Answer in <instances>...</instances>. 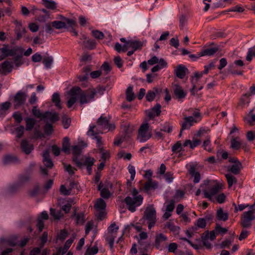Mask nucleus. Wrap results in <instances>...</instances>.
<instances>
[{
  "mask_svg": "<svg viewBox=\"0 0 255 255\" xmlns=\"http://www.w3.org/2000/svg\"><path fill=\"white\" fill-rule=\"evenodd\" d=\"M96 92H91L90 90L82 91L79 87L72 88L68 93L69 99L67 101V105L70 108L77 102L79 98L81 105L88 103L93 101L96 95Z\"/></svg>",
  "mask_w": 255,
  "mask_h": 255,
  "instance_id": "1",
  "label": "nucleus"
},
{
  "mask_svg": "<svg viewBox=\"0 0 255 255\" xmlns=\"http://www.w3.org/2000/svg\"><path fill=\"white\" fill-rule=\"evenodd\" d=\"M201 188L204 197L211 200L212 197L222 189V185L216 180H205L201 184Z\"/></svg>",
  "mask_w": 255,
  "mask_h": 255,
  "instance_id": "2",
  "label": "nucleus"
},
{
  "mask_svg": "<svg viewBox=\"0 0 255 255\" xmlns=\"http://www.w3.org/2000/svg\"><path fill=\"white\" fill-rule=\"evenodd\" d=\"M143 198L135 188H133L130 193L125 199L127 208L131 212H134L137 207L143 202Z\"/></svg>",
  "mask_w": 255,
  "mask_h": 255,
  "instance_id": "3",
  "label": "nucleus"
},
{
  "mask_svg": "<svg viewBox=\"0 0 255 255\" xmlns=\"http://www.w3.org/2000/svg\"><path fill=\"white\" fill-rule=\"evenodd\" d=\"M96 126L94 125L90 126L89 129L87 131V135L91 136L92 139H95L97 142V146L99 148L100 153L102 154L101 158L103 161H106L110 157V154L108 151L105 150L102 147V137L98 135L99 133H102V131L95 132L94 129Z\"/></svg>",
  "mask_w": 255,
  "mask_h": 255,
  "instance_id": "4",
  "label": "nucleus"
},
{
  "mask_svg": "<svg viewBox=\"0 0 255 255\" xmlns=\"http://www.w3.org/2000/svg\"><path fill=\"white\" fill-rule=\"evenodd\" d=\"M202 118L201 114L198 110L194 111L192 116L185 117L184 121L180 123L182 130L189 129L194 124L200 122Z\"/></svg>",
  "mask_w": 255,
  "mask_h": 255,
  "instance_id": "5",
  "label": "nucleus"
},
{
  "mask_svg": "<svg viewBox=\"0 0 255 255\" xmlns=\"http://www.w3.org/2000/svg\"><path fill=\"white\" fill-rule=\"evenodd\" d=\"M146 221L148 224V228L150 230L156 222V212L153 206H149L146 208L143 218L140 220L142 223Z\"/></svg>",
  "mask_w": 255,
  "mask_h": 255,
  "instance_id": "6",
  "label": "nucleus"
},
{
  "mask_svg": "<svg viewBox=\"0 0 255 255\" xmlns=\"http://www.w3.org/2000/svg\"><path fill=\"white\" fill-rule=\"evenodd\" d=\"M149 127L147 123L143 124L140 127L137 137L140 142H144L151 137V133L149 129Z\"/></svg>",
  "mask_w": 255,
  "mask_h": 255,
  "instance_id": "7",
  "label": "nucleus"
},
{
  "mask_svg": "<svg viewBox=\"0 0 255 255\" xmlns=\"http://www.w3.org/2000/svg\"><path fill=\"white\" fill-rule=\"evenodd\" d=\"M0 51L5 57L13 56L16 55H19V56H21L23 52V49L21 47L18 46L9 48L8 45L4 44L0 48Z\"/></svg>",
  "mask_w": 255,
  "mask_h": 255,
  "instance_id": "8",
  "label": "nucleus"
},
{
  "mask_svg": "<svg viewBox=\"0 0 255 255\" xmlns=\"http://www.w3.org/2000/svg\"><path fill=\"white\" fill-rule=\"evenodd\" d=\"M96 209L95 215L98 219L102 220L106 215L105 208L106 203L102 198L98 199L94 205Z\"/></svg>",
  "mask_w": 255,
  "mask_h": 255,
  "instance_id": "9",
  "label": "nucleus"
},
{
  "mask_svg": "<svg viewBox=\"0 0 255 255\" xmlns=\"http://www.w3.org/2000/svg\"><path fill=\"white\" fill-rule=\"evenodd\" d=\"M77 166L81 168L83 166H86V168L89 174H91L92 170V166L94 165L95 159L94 158L90 156H86L83 163L80 161L78 159L74 160Z\"/></svg>",
  "mask_w": 255,
  "mask_h": 255,
  "instance_id": "10",
  "label": "nucleus"
},
{
  "mask_svg": "<svg viewBox=\"0 0 255 255\" xmlns=\"http://www.w3.org/2000/svg\"><path fill=\"white\" fill-rule=\"evenodd\" d=\"M255 219V213L253 210L245 212L242 219V226L244 228H250L252 222Z\"/></svg>",
  "mask_w": 255,
  "mask_h": 255,
  "instance_id": "11",
  "label": "nucleus"
},
{
  "mask_svg": "<svg viewBox=\"0 0 255 255\" xmlns=\"http://www.w3.org/2000/svg\"><path fill=\"white\" fill-rule=\"evenodd\" d=\"M98 128L104 130H113L115 128L114 124H110L109 120L106 118L101 116L97 120Z\"/></svg>",
  "mask_w": 255,
  "mask_h": 255,
  "instance_id": "12",
  "label": "nucleus"
},
{
  "mask_svg": "<svg viewBox=\"0 0 255 255\" xmlns=\"http://www.w3.org/2000/svg\"><path fill=\"white\" fill-rule=\"evenodd\" d=\"M112 185L110 182H108L105 184L100 183L98 186V189L101 191V196L105 199H108L111 195L112 193L109 191V188H111Z\"/></svg>",
  "mask_w": 255,
  "mask_h": 255,
  "instance_id": "13",
  "label": "nucleus"
},
{
  "mask_svg": "<svg viewBox=\"0 0 255 255\" xmlns=\"http://www.w3.org/2000/svg\"><path fill=\"white\" fill-rule=\"evenodd\" d=\"M27 97V94L22 92L18 91L14 97V103L16 107L20 106L25 102Z\"/></svg>",
  "mask_w": 255,
  "mask_h": 255,
  "instance_id": "14",
  "label": "nucleus"
},
{
  "mask_svg": "<svg viewBox=\"0 0 255 255\" xmlns=\"http://www.w3.org/2000/svg\"><path fill=\"white\" fill-rule=\"evenodd\" d=\"M143 46V43L139 40H128L125 44L124 50L131 48L134 50L140 49Z\"/></svg>",
  "mask_w": 255,
  "mask_h": 255,
  "instance_id": "15",
  "label": "nucleus"
},
{
  "mask_svg": "<svg viewBox=\"0 0 255 255\" xmlns=\"http://www.w3.org/2000/svg\"><path fill=\"white\" fill-rule=\"evenodd\" d=\"M188 73V69L182 64L178 65L174 70V74L180 79H183Z\"/></svg>",
  "mask_w": 255,
  "mask_h": 255,
  "instance_id": "16",
  "label": "nucleus"
},
{
  "mask_svg": "<svg viewBox=\"0 0 255 255\" xmlns=\"http://www.w3.org/2000/svg\"><path fill=\"white\" fill-rule=\"evenodd\" d=\"M167 240V237L162 233L156 235L155 239V247L158 249L162 250L164 248L163 243L166 242Z\"/></svg>",
  "mask_w": 255,
  "mask_h": 255,
  "instance_id": "17",
  "label": "nucleus"
},
{
  "mask_svg": "<svg viewBox=\"0 0 255 255\" xmlns=\"http://www.w3.org/2000/svg\"><path fill=\"white\" fill-rule=\"evenodd\" d=\"M43 120L51 123H54L59 120V114L56 112L47 111L44 113Z\"/></svg>",
  "mask_w": 255,
  "mask_h": 255,
  "instance_id": "18",
  "label": "nucleus"
},
{
  "mask_svg": "<svg viewBox=\"0 0 255 255\" xmlns=\"http://www.w3.org/2000/svg\"><path fill=\"white\" fill-rule=\"evenodd\" d=\"M15 24V32L16 34L18 39L21 38L25 32V28L22 25L21 21H17V20L14 21Z\"/></svg>",
  "mask_w": 255,
  "mask_h": 255,
  "instance_id": "19",
  "label": "nucleus"
},
{
  "mask_svg": "<svg viewBox=\"0 0 255 255\" xmlns=\"http://www.w3.org/2000/svg\"><path fill=\"white\" fill-rule=\"evenodd\" d=\"M161 113V105L157 103L148 113V116L150 119L159 116Z\"/></svg>",
  "mask_w": 255,
  "mask_h": 255,
  "instance_id": "20",
  "label": "nucleus"
},
{
  "mask_svg": "<svg viewBox=\"0 0 255 255\" xmlns=\"http://www.w3.org/2000/svg\"><path fill=\"white\" fill-rule=\"evenodd\" d=\"M0 67L2 70V73L3 74L6 75V74L11 72L13 68V65L11 62L6 60L1 64Z\"/></svg>",
  "mask_w": 255,
  "mask_h": 255,
  "instance_id": "21",
  "label": "nucleus"
},
{
  "mask_svg": "<svg viewBox=\"0 0 255 255\" xmlns=\"http://www.w3.org/2000/svg\"><path fill=\"white\" fill-rule=\"evenodd\" d=\"M87 146V144L83 141L79 142L78 145L73 146L72 147L73 154L75 155H80L83 149Z\"/></svg>",
  "mask_w": 255,
  "mask_h": 255,
  "instance_id": "22",
  "label": "nucleus"
},
{
  "mask_svg": "<svg viewBox=\"0 0 255 255\" xmlns=\"http://www.w3.org/2000/svg\"><path fill=\"white\" fill-rule=\"evenodd\" d=\"M42 156L43 162L44 165L47 168H52L53 166V163L51 159L49 158L48 150H46L43 152Z\"/></svg>",
  "mask_w": 255,
  "mask_h": 255,
  "instance_id": "23",
  "label": "nucleus"
},
{
  "mask_svg": "<svg viewBox=\"0 0 255 255\" xmlns=\"http://www.w3.org/2000/svg\"><path fill=\"white\" fill-rule=\"evenodd\" d=\"M158 188V183L157 182L152 180V179H148V181L144 184V189L146 192L156 189Z\"/></svg>",
  "mask_w": 255,
  "mask_h": 255,
  "instance_id": "24",
  "label": "nucleus"
},
{
  "mask_svg": "<svg viewBox=\"0 0 255 255\" xmlns=\"http://www.w3.org/2000/svg\"><path fill=\"white\" fill-rule=\"evenodd\" d=\"M21 148L22 151L26 154H29L33 149V145L28 143L25 139L21 141Z\"/></svg>",
  "mask_w": 255,
  "mask_h": 255,
  "instance_id": "25",
  "label": "nucleus"
},
{
  "mask_svg": "<svg viewBox=\"0 0 255 255\" xmlns=\"http://www.w3.org/2000/svg\"><path fill=\"white\" fill-rule=\"evenodd\" d=\"M203 72H196L194 74V77L192 78L191 83L192 84V88L191 90V92H193L194 91L196 90L197 85L199 81V80L203 76Z\"/></svg>",
  "mask_w": 255,
  "mask_h": 255,
  "instance_id": "26",
  "label": "nucleus"
},
{
  "mask_svg": "<svg viewBox=\"0 0 255 255\" xmlns=\"http://www.w3.org/2000/svg\"><path fill=\"white\" fill-rule=\"evenodd\" d=\"M76 238V235L74 234L72 237L70 238L67 241L65 242L64 246L62 249L60 248L61 251V255H63L65 254L67 251L68 250L71 245L74 242L75 239Z\"/></svg>",
  "mask_w": 255,
  "mask_h": 255,
  "instance_id": "27",
  "label": "nucleus"
},
{
  "mask_svg": "<svg viewBox=\"0 0 255 255\" xmlns=\"http://www.w3.org/2000/svg\"><path fill=\"white\" fill-rule=\"evenodd\" d=\"M117 234H111L110 233L107 232L105 235V239L106 241L109 243V246L111 249H113L114 244L115 242V239L117 237Z\"/></svg>",
  "mask_w": 255,
  "mask_h": 255,
  "instance_id": "28",
  "label": "nucleus"
},
{
  "mask_svg": "<svg viewBox=\"0 0 255 255\" xmlns=\"http://www.w3.org/2000/svg\"><path fill=\"white\" fill-rule=\"evenodd\" d=\"M217 218L220 221H226L228 219L229 214L227 212H224L222 208H220L217 211Z\"/></svg>",
  "mask_w": 255,
  "mask_h": 255,
  "instance_id": "29",
  "label": "nucleus"
},
{
  "mask_svg": "<svg viewBox=\"0 0 255 255\" xmlns=\"http://www.w3.org/2000/svg\"><path fill=\"white\" fill-rule=\"evenodd\" d=\"M159 92V90L156 88H154L152 90H149L147 92L145 98L148 102L153 101L156 95Z\"/></svg>",
  "mask_w": 255,
  "mask_h": 255,
  "instance_id": "30",
  "label": "nucleus"
},
{
  "mask_svg": "<svg viewBox=\"0 0 255 255\" xmlns=\"http://www.w3.org/2000/svg\"><path fill=\"white\" fill-rule=\"evenodd\" d=\"M174 93L176 97L178 99H182L184 98L186 94L182 89V88L179 86L176 85L174 90Z\"/></svg>",
  "mask_w": 255,
  "mask_h": 255,
  "instance_id": "31",
  "label": "nucleus"
},
{
  "mask_svg": "<svg viewBox=\"0 0 255 255\" xmlns=\"http://www.w3.org/2000/svg\"><path fill=\"white\" fill-rule=\"evenodd\" d=\"M218 50V47H211L205 49L201 51V55L212 56Z\"/></svg>",
  "mask_w": 255,
  "mask_h": 255,
  "instance_id": "32",
  "label": "nucleus"
},
{
  "mask_svg": "<svg viewBox=\"0 0 255 255\" xmlns=\"http://www.w3.org/2000/svg\"><path fill=\"white\" fill-rule=\"evenodd\" d=\"M43 5L47 8L54 10L57 7L56 3L53 0H42Z\"/></svg>",
  "mask_w": 255,
  "mask_h": 255,
  "instance_id": "33",
  "label": "nucleus"
},
{
  "mask_svg": "<svg viewBox=\"0 0 255 255\" xmlns=\"http://www.w3.org/2000/svg\"><path fill=\"white\" fill-rule=\"evenodd\" d=\"M165 227L169 229L175 235L178 234L179 232V228L175 226L170 221L166 223Z\"/></svg>",
  "mask_w": 255,
  "mask_h": 255,
  "instance_id": "34",
  "label": "nucleus"
},
{
  "mask_svg": "<svg viewBox=\"0 0 255 255\" xmlns=\"http://www.w3.org/2000/svg\"><path fill=\"white\" fill-rule=\"evenodd\" d=\"M126 99L128 102H131L135 98L134 93L133 92V88L132 86H128L126 90Z\"/></svg>",
  "mask_w": 255,
  "mask_h": 255,
  "instance_id": "35",
  "label": "nucleus"
},
{
  "mask_svg": "<svg viewBox=\"0 0 255 255\" xmlns=\"http://www.w3.org/2000/svg\"><path fill=\"white\" fill-rule=\"evenodd\" d=\"M250 93H246L242 97L241 100L244 102H249V97L251 95H255V85L251 86L250 88Z\"/></svg>",
  "mask_w": 255,
  "mask_h": 255,
  "instance_id": "36",
  "label": "nucleus"
},
{
  "mask_svg": "<svg viewBox=\"0 0 255 255\" xmlns=\"http://www.w3.org/2000/svg\"><path fill=\"white\" fill-rule=\"evenodd\" d=\"M242 163L239 161L231 166L230 171L234 174H238L240 173Z\"/></svg>",
  "mask_w": 255,
  "mask_h": 255,
  "instance_id": "37",
  "label": "nucleus"
},
{
  "mask_svg": "<svg viewBox=\"0 0 255 255\" xmlns=\"http://www.w3.org/2000/svg\"><path fill=\"white\" fill-rule=\"evenodd\" d=\"M52 101L55 104V106L59 109L62 108L61 106V100L59 94L58 93H54L52 97Z\"/></svg>",
  "mask_w": 255,
  "mask_h": 255,
  "instance_id": "38",
  "label": "nucleus"
},
{
  "mask_svg": "<svg viewBox=\"0 0 255 255\" xmlns=\"http://www.w3.org/2000/svg\"><path fill=\"white\" fill-rule=\"evenodd\" d=\"M69 147H70V141L69 138L68 137H65L63 139V141L62 143V150L63 151L66 153H69Z\"/></svg>",
  "mask_w": 255,
  "mask_h": 255,
  "instance_id": "39",
  "label": "nucleus"
},
{
  "mask_svg": "<svg viewBox=\"0 0 255 255\" xmlns=\"http://www.w3.org/2000/svg\"><path fill=\"white\" fill-rule=\"evenodd\" d=\"M253 57L255 58V45L248 49L246 59L248 61L250 62Z\"/></svg>",
  "mask_w": 255,
  "mask_h": 255,
  "instance_id": "40",
  "label": "nucleus"
},
{
  "mask_svg": "<svg viewBox=\"0 0 255 255\" xmlns=\"http://www.w3.org/2000/svg\"><path fill=\"white\" fill-rule=\"evenodd\" d=\"M26 122V130L27 131L31 130L35 124V120L32 118H27L25 119Z\"/></svg>",
  "mask_w": 255,
  "mask_h": 255,
  "instance_id": "41",
  "label": "nucleus"
},
{
  "mask_svg": "<svg viewBox=\"0 0 255 255\" xmlns=\"http://www.w3.org/2000/svg\"><path fill=\"white\" fill-rule=\"evenodd\" d=\"M83 44L87 48L93 49L95 47L96 42L94 40H91L88 38L87 40L83 41Z\"/></svg>",
  "mask_w": 255,
  "mask_h": 255,
  "instance_id": "42",
  "label": "nucleus"
},
{
  "mask_svg": "<svg viewBox=\"0 0 255 255\" xmlns=\"http://www.w3.org/2000/svg\"><path fill=\"white\" fill-rule=\"evenodd\" d=\"M75 217L76 223L77 224H83L84 222V215L83 213L76 214L74 212L73 215Z\"/></svg>",
  "mask_w": 255,
  "mask_h": 255,
  "instance_id": "43",
  "label": "nucleus"
},
{
  "mask_svg": "<svg viewBox=\"0 0 255 255\" xmlns=\"http://www.w3.org/2000/svg\"><path fill=\"white\" fill-rule=\"evenodd\" d=\"M53 62V58L52 56L45 57L43 60V63L46 69L50 68Z\"/></svg>",
  "mask_w": 255,
  "mask_h": 255,
  "instance_id": "44",
  "label": "nucleus"
},
{
  "mask_svg": "<svg viewBox=\"0 0 255 255\" xmlns=\"http://www.w3.org/2000/svg\"><path fill=\"white\" fill-rule=\"evenodd\" d=\"M52 25L57 29L67 28V26H66V22H64V21L55 20L52 22Z\"/></svg>",
  "mask_w": 255,
  "mask_h": 255,
  "instance_id": "45",
  "label": "nucleus"
},
{
  "mask_svg": "<svg viewBox=\"0 0 255 255\" xmlns=\"http://www.w3.org/2000/svg\"><path fill=\"white\" fill-rule=\"evenodd\" d=\"M182 150L183 148L180 141H177L171 147V150L173 153H178Z\"/></svg>",
  "mask_w": 255,
  "mask_h": 255,
  "instance_id": "46",
  "label": "nucleus"
},
{
  "mask_svg": "<svg viewBox=\"0 0 255 255\" xmlns=\"http://www.w3.org/2000/svg\"><path fill=\"white\" fill-rule=\"evenodd\" d=\"M251 113L252 112L244 118V120L246 123L252 125L255 122V114H252Z\"/></svg>",
  "mask_w": 255,
  "mask_h": 255,
  "instance_id": "47",
  "label": "nucleus"
},
{
  "mask_svg": "<svg viewBox=\"0 0 255 255\" xmlns=\"http://www.w3.org/2000/svg\"><path fill=\"white\" fill-rule=\"evenodd\" d=\"M226 178L227 180L229 187H231L234 183L237 182L236 178L231 174H226Z\"/></svg>",
  "mask_w": 255,
  "mask_h": 255,
  "instance_id": "48",
  "label": "nucleus"
},
{
  "mask_svg": "<svg viewBox=\"0 0 255 255\" xmlns=\"http://www.w3.org/2000/svg\"><path fill=\"white\" fill-rule=\"evenodd\" d=\"M203 245L207 249H210L212 247L211 243L209 241V233H207L205 236L202 237Z\"/></svg>",
  "mask_w": 255,
  "mask_h": 255,
  "instance_id": "49",
  "label": "nucleus"
},
{
  "mask_svg": "<svg viewBox=\"0 0 255 255\" xmlns=\"http://www.w3.org/2000/svg\"><path fill=\"white\" fill-rule=\"evenodd\" d=\"M50 215L53 217L55 219L59 220L63 215L60 211L50 208Z\"/></svg>",
  "mask_w": 255,
  "mask_h": 255,
  "instance_id": "50",
  "label": "nucleus"
},
{
  "mask_svg": "<svg viewBox=\"0 0 255 255\" xmlns=\"http://www.w3.org/2000/svg\"><path fill=\"white\" fill-rule=\"evenodd\" d=\"M62 123L64 128H68L71 124V120L66 116L64 115L62 118Z\"/></svg>",
  "mask_w": 255,
  "mask_h": 255,
  "instance_id": "51",
  "label": "nucleus"
},
{
  "mask_svg": "<svg viewBox=\"0 0 255 255\" xmlns=\"http://www.w3.org/2000/svg\"><path fill=\"white\" fill-rule=\"evenodd\" d=\"M44 131L46 135H50L53 131V126L51 124L46 123L44 127Z\"/></svg>",
  "mask_w": 255,
  "mask_h": 255,
  "instance_id": "52",
  "label": "nucleus"
},
{
  "mask_svg": "<svg viewBox=\"0 0 255 255\" xmlns=\"http://www.w3.org/2000/svg\"><path fill=\"white\" fill-rule=\"evenodd\" d=\"M32 113L33 115L36 118H41L43 119L44 114H42L40 111L36 107H34L32 109Z\"/></svg>",
  "mask_w": 255,
  "mask_h": 255,
  "instance_id": "53",
  "label": "nucleus"
},
{
  "mask_svg": "<svg viewBox=\"0 0 255 255\" xmlns=\"http://www.w3.org/2000/svg\"><path fill=\"white\" fill-rule=\"evenodd\" d=\"M184 194L185 192L183 191L177 190L175 192V195L173 197L174 199L173 200H174L175 201V200L178 201L179 200H180L183 197Z\"/></svg>",
  "mask_w": 255,
  "mask_h": 255,
  "instance_id": "54",
  "label": "nucleus"
},
{
  "mask_svg": "<svg viewBox=\"0 0 255 255\" xmlns=\"http://www.w3.org/2000/svg\"><path fill=\"white\" fill-rule=\"evenodd\" d=\"M203 146L204 148L208 151L211 152L212 151V149L211 148V140L210 137H208L204 141Z\"/></svg>",
  "mask_w": 255,
  "mask_h": 255,
  "instance_id": "55",
  "label": "nucleus"
},
{
  "mask_svg": "<svg viewBox=\"0 0 255 255\" xmlns=\"http://www.w3.org/2000/svg\"><path fill=\"white\" fill-rule=\"evenodd\" d=\"M128 171L130 174V180L131 181L133 180L135 176V169L134 166L131 164H129L128 167Z\"/></svg>",
  "mask_w": 255,
  "mask_h": 255,
  "instance_id": "56",
  "label": "nucleus"
},
{
  "mask_svg": "<svg viewBox=\"0 0 255 255\" xmlns=\"http://www.w3.org/2000/svg\"><path fill=\"white\" fill-rule=\"evenodd\" d=\"M29 180V177L26 175H21L19 178L17 183L16 186H21L24 183L28 181Z\"/></svg>",
  "mask_w": 255,
  "mask_h": 255,
  "instance_id": "57",
  "label": "nucleus"
},
{
  "mask_svg": "<svg viewBox=\"0 0 255 255\" xmlns=\"http://www.w3.org/2000/svg\"><path fill=\"white\" fill-rule=\"evenodd\" d=\"M195 225L200 228H205L206 226V222L204 218H199Z\"/></svg>",
  "mask_w": 255,
  "mask_h": 255,
  "instance_id": "58",
  "label": "nucleus"
},
{
  "mask_svg": "<svg viewBox=\"0 0 255 255\" xmlns=\"http://www.w3.org/2000/svg\"><path fill=\"white\" fill-rule=\"evenodd\" d=\"M92 34L95 38L98 39H102L104 37V33L98 30H93Z\"/></svg>",
  "mask_w": 255,
  "mask_h": 255,
  "instance_id": "59",
  "label": "nucleus"
},
{
  "mask_svg": "<svg viewBox=\"0 0 255 255\" xmlns=\"http://www.w3.org/2000/svg\"><path fill=\"white\" fill-rule=\"evenodd\" d=\"M172 130V126L168 123L164 124L163 125H162V128H161V131H163L167 133H170Z\"/></svg>",
  "mask_w": 255,
  "mask_h": 255,
  "instance_id": "60",
  "label": "nucleus"
},
{
  "mask_svg": "<svg viewBox=\"0 0 255 255\" xmlns=\"http://www.w3.org/2000/svg\"><path fill=\"white\" fill-rule=\"evenodd\" d=\"M119 227L117 226L115 223L112 224L111 226L108 228V232L111 234H117Z\"/></svg>",
  "mask_w": 255,
  "mask_h": 255,
  "instance_id": "61",
  "label": "nucleus"
},
{
  "mask_svg": "<svg viewBox=\"0 0 255 255\" xmlns=\"http://www.w3.org/2000/svg\"><path fill=\"white\" fill-rule=\"evenodd\" d=\"M40 14L41 12H43L45 14V15L43 16L38 17V20L39 21H45L46 18H48L49 16V12L48 10L42 8L39 9Z\"/></svg>",
  "mask_w": 255,
  "mask_h": 255,
  "instance_id": "62",
  "label": "nucleus"
},
{
  "mask_svg": "<svg viewBox=\"0 0 255 255\" xmlns=\"http://www.w3.org/2000/svg\"><path fill=\"white\" fill-rule=\"evenodd\" d=\"M175 208V201L174 200H171L169 203L167 205L166 207V211L170 212H172Z\"/></svg>",
  "mask_w": 255,
  "mask_h": 255,
  "instance_id": "63",
  "label": "nucleus"
},
{
  "mask_svg": "<svg viewBox=\"0 0 255 255\" xmlns=\"http://www.w3.org/2000/svg\"><path fill=\"white\" fill-rule=\"evenodd\" d=\"M24 128L22 126H20L17 128L15 129L16 136L18 138L21 137L24 132Z\"/></svg>",
  "mask_w": 255,
  "mask_h": 255,
  "instance_id": "64",
  "label": "nucleus"
}]
</instances>
